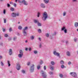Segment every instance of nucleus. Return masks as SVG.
<instances>
[{
	"mask_svg": "<svg viewBox=\"0 0 78 78\" xmlns=\"http://www.w3.org/2000/svg\"><path fill=\"white\" fill-rule=\"evenodd\" d=\"M42 20L44 21H45L47 20V17H48V15L47 12H44L43 14H42Z\"/></svg>",
	"mask_w": 78,
	"mask_h": 78,
	"instance_id": "nucleus-1",
	"label": "nucleus"
},
{
	"mask_svg": "<svg viewBox=\"0 0 78 78\" xmlns=\"http://www.w3.org/2000/svg\"><path fill=\"white\" fill-rule=\"evenodd\" d=\"M18 2L20 4L23 3L24 5H26V6L28 5V3L25 0H23L22 1L18 0Z\"/></svg>",
	"mask_w": 78,
	"mask_h": 78,
	"instance_id": "nucleus-2",
	"label": "nucleus"
},
{
	"mask_svg": "<svg viewBox=\"0 0 78 78\" xmlns=\"http://www.w3.org/2000/svg\"><path fill=\"white\" fill-rule=\"evenodd\" d=\"M20 54L18 55V57L20 58H22V56H23V51L22 50H20L19 51Z\"/></svg>",
	"mask_w": 78,
	"mask_h": 78,
	"instance_id": "nucleus-3",
	"label": "nucleus"
},
{
	"mask_svg": "<svg viewBox=\"0 0 78 78\" xmlns=\"http://www.w3.org/2000/svg\"><path fill=\"white\" fill-rule=\"evenodd\" d=\"M53 53L55 56H58V57H59V58H60V55L59 54V53L57 52L56 51H54L53 52Z\"/></svg>",
	"mask_w": 78,
	"mask_h": 78,
	"instance_id": "nucleus-4",
	"label": "nucleus"
},
{
	"mask_svg": "<svg viewBox=\"0 0 78 78\" xmlns=\"http://www.w3.org/2000/svg\"><path fill=\"white\" fill-rule=\"evenodd\" d=\"M41 72L42 74V76H43V78H45L47 77V75H46V73H45V72L43 70H41Z\"/></svg>",
	"mask_w": 78,
	"mask_h": 78,
	"instance_id": "nucleus-5",
	"label": "nucleus"
},
{
	"mask_svg": "<svg viewBox=\"0 0 78 78\" xmlns=\"http://www.w3.org/2000/svg\"><path fill=\"white\" fill-rule=\"evenodd\" d=\"M11 15L13 17H16V16H19V13H14L12 12L11 13Z\"/></svg>",
	"mask_w": 78,
	"mask_h": 78,
	"instance_id": "nucleus-6",
	"label": "nucleus"
},
{
	"mask_svg": "<svg viewBox=\"0 0 78 78\" xmlns=\"http://www.w3.org/2000/svg\"><path fill=\"white\" fill-rule=\"evenodd\" d=\"M70 75H71L72 76L74 77V78H77V76L76 75V73L74 72H72L70 73Z\"/></svg>",
	"mask_w": 78,
	"mask_h": 78,
	"instance_id": "nucleus-7",
	"label": "nucleus"
},
{
	"mask_svg": "<svg viewBox=\"0 0 78 78\" xmlns=\"http://www.w3.org/2000/svg\"><path fill=\"white\" fill-rule=\"evenodd\" d=\"M61 30L62 31H64V33L65 34H66V33H67V29H66V27L64 26L62 28Z\"/></svg>",
	"mask_w": 78,
	"mask_h": 78,
	"instance_id": "nucleus-8",
	"label": "nucleus"
},
{
	"mask_svg": "<svg viewBox=\"0 0 78 78\" xmlns=\"http://www.w3.org/2000/svg\"><path fill=\"white\" fill-rule=\"evenodd\" d=\"M34 70V65H33L31 66L30 68V72H33Z\"/></svg>",
	"mask_w": 78,
	"mask_h": 78,
	"instance_id": "nucleus-9",
	"label": "nucleus"
},
{
	"mask_svg": "<svg viewBox=\"0 0 78 78\" xmlns=\"http://www.w3.org/2000/svg\"><path fill=\"white\" fill-rule=\"evenodd\" d=\"M9 55L10 56H11L12 55V49H10L9 50Z\"/></svg>",
	"mask_w": 78,
	"mask_h": 78,
	"instance_id": "nucleus-10",
	"label": "nucleus"
},
{
	"mask_svg": "<svg viewBox=\"0 0 78 78\" xmlns=\"http://www.w3.org/2000/svg\"><path fill=\"white\" fill-rule=\"evenodd\" d=\"M40 6L41 8H45V4L44 3H41L40 4Z\"/></svg>",
	"mask_w": 78,
	"mask_h": 78,
	"instance_id": "nucleus-11",
	"label": "nucleus"
},
{
	"mask_svg": "<svg viewBox=\"0 0 78 78\" xmlns=\"http://www.w3.org/2000/svg\"><path fill=\"white\" fill-rule=\"evenodd\" d=\"M20 64H17L16 69L17 70H20Z\"/></svg>",
	"mask_w": 78,
	"mask_h": 78,
	"instance_id": "nucleus-12",
	"label": "nucleus"
},
{
	"mask_svg": "<svg viewBox=\"0 0 78 78\" xmlns=\"http://www.w3.org/2000/svg\"><path fill=\"white\" fill-rule=\"evenodd\" d=\"M43 2L46 4H48L49 2V0H43Z\"/></svg>",
	"mask_w": 78,
	"mask_h": 78,
	"instance_id": "nucleus-13",
	"label": "nucleus"
},
{
	"mask_svg": "<svg viewBox=\"0 0 78 78\" xmlns=\"http://www.w3.org/2000/svg\"><path fill=\"white\" fill-rule=\"evenodd\" d=\"M66 54L68 56H70V52H69V51H67L66 52Z\"/></svg>",
	"mask_w": 78,
	"mask_h": 78,
	"instance_id": "nucleus-14",
	"label": "nucleus"
},
{
	"mask_svg": "<svg viewBox=\"0 0 78 78\" xmlns=\"http://www.w3.org/2000/svg\"><path fill=\"white\" fill-rule=\"evenodd\" d=\"M23 33L24 36H26L27 35V33L26 31H23Z\"/></svg>",
	"mask_w": 78,
	"mask_h": 78,
	"instance_id": "nucleus-15",
	"label": "nucleus"
},
{
	"mask_svg": "<svg viewBox=\"0 0 78 78\" xmlns=\"http://www.w3.org/2000/svg\"><path fill=\"white\" fill-rule=\"evenodd\" d=\"M39 22V20H34V22L35 23H38Z\"/></svg>",
	"mask_w": 78,
	"mask_h": 78,
	"instance_id": "nucleus-16",
	"label": "nucleus"
},
{
	"mask_svg": "<svg viewBox=\"0 0 78 78\" xmlns=\"http://www.w3.org/2000/svg\"><path fill=\"white\" fill-rule=\"evenodd\" d=\"M74 26L75 27H78V23L76 22L74 23Z\"/></svg>",
	"mask_w": 78,
	"mask_h": 78,
	"instance_id": "nucleus-17",
	"label": "nucleus"
},
{
	"mask_svg": "<svg viewBox=\"0 0 78 78\" xmlns=\"http://www.w3.org/2000/svg\"><path fill=\"white\" fill-rule=\"evenodd\" d=\"M54 67L52 65H50V69L51 70H53Z\"/></svg>",
	"mask_w": 78,
	"mask_h": 78,
	"instance_id": "nucleus-18",
	"label": "nucleus"
},
{
	"mask_svg": "<svg viewBox=\"0 0 78 78\" xmlns=\"http://www.w3.org/2000/svg\"><path fill=\"white\" fill-rule=\"evenodd\" d=\"M28 29L27 27H25L23 29V31H26V30Z\"/></svg>",
	"mask_w": 78,
	"mask_h": 78,
	"instance_id": "nucleus-19",
	"label": "nucleus"
},
{
	"mask_svg": "<svg viewBox=\"0 0 78 78\" xmlns=\"http://www.w3.org/2000/svg\"><path fill=\"white\" fill-rule=\"evenodd\" d=\"M37 25L38 27H41V26H42L41 23H39V22L37 23Z\"/></svg>",
	"mask_w": 78,
	"mask_h": 78,
	"instance_id": "nucleus-20",
	"label": "nucleus"
},
{
	"mask_svg": "<svg viewBox=\"0 0 78 78\" xmlns=\"http://www.w3.org/2000/svg\"><path fill=\"white\" fill-rule=\"evenodd\" d=\"M7 63L8 64V66L10 67V66H11V64H10V62H9V61L8 60L7 61Z\"/></svg>",
	"mask_w": 78,
	"mask_h": 78,
	"instance_id": "nucleus-21",
	"label": "nucleus"
},
{
	"mask_svg": "<svg viewBox=\"0 0 78 78\" xmlns=\"http://www.w3.org/2000/svg\"><path fill=\"white\" fill-rule=\"evenodd\" d=\"M37 70H39L41 68V65H38V66H37Z\"/></svg>",
	"mask_w": 78,
	"mask_h": 78,
	"instance_id": "nucleus-22",
	"label": "nucleus"
},
{
	"mask_svg": "<svg viewBox=\"0 0 78 78\" xmlns=\"http://www.w3.org/2000/svg\"><path fill=\"white\" fill-rule=\"evenodd\" d=\"M51 64L52 66H54V65H55V62L53 61H52L51 62Z\"/></svg>",
	"mask_w": 78,
	"mask_h": 78,
	"instance_id": "nucleus-23",
	"label": "nucleus"
},
{
	"mask_svg": "<svg viewBox=\"0 0 78 78\" xmlns=\"http://www.w3.org/2000/svg\"><path fill=\"white\" fill-rule=\"evenodd\" d=\"M34 39V37L33 36H32L30 37V39L31 40H33Z\"/></svg>",
	"mask_w": 78,
	"mask_h": 78,
	"instance_id": "nucleus-24",
	"label": "nucleus"
},
{
	"mask_svg": "<svg viewBox=\"0 0 78 78\" xmlns=\"http://www.w3.org/2000/svg\"><path fill=\"white\" fill-rule=\"evenodd\" d=\"M10 10L11 11H14V9L12 7H11L10 8Z\"/></svg>",
	"mask_w": 78,
	"mask_h": 78,
	"instance_id": "nucleus-25",
	"label": "nucleus"
},
{
	"mask_svg": "<svg viewBox=\"0 0 78 78\" xmlns=\"http://www.w3.org/2000/svg\"><path fill=\"white\" fill-rule=\"evenodd\" d=\"M60 63L61 64H64V61H63V60H61L60 61Z\"/></svg>",
	"mask_w": 78,
	"mask_h": 78,
	"instance_id": "nucleus-26",
	"label": "nucleus"
},
{
	"mask_svg": "<svg viewBox=\"0 0 78 78\" xmlns=\"http://www.w3.org/2000/svg\"><path fill=\"white\" fill-rule=\"evenodd\" d=\"M19 30H21V29H22V27L20 26H19L18 28Z\"/></svg>",
	"mask_w": 78,
	"mask_h": 78,
	"instance_id": "nucleus-27",
	"label": "nucleus"
},
{
	"mask_svg": "<svg viewBox=\"0 0 78 78\" xmlns=\"http://www.w3.org/2000/svg\"><path fill=\"white\" fill-rule=\"evenodd\" d=\"M37 31L38 33H42V31H41V30L40 29H39L37 30Z\"/></svg>",
	"mask_w": 78,
	"mask_h": 78,
	"instance_id": "nucleus-28",
	"label": "nucleus"
},
{
	"mask_svg": "<svg viewBox=\"0 0 78 78\" xmlns=\"http://www.w3.org/2000/svg\"><path fill=\"white\" fill-rule=\"evenodd\" d=\"M34 54H36L37 53V51H34Z\"/></svg>",
	"mask_w": 78,
	"mask_h": 78,
	"instance_id": "nucleus-29",
	"label": "nucleus"
},
{
	"mask_svg": "<svg viewBox=\"0 0 78 78\" xmlns=\"http://www.w3.org/2000/svg\"><path fill=\"white\" fill-rule=\"evenodd\" d=\"M41 47H42V43H40V44L39 45V48H41Z\"/></svg>",
	"mask_w": 78,
	"mask_h": 78,
	"instance_id": "nucleus-30",
	"label": "nucleus"
},
{
	"mask_svg": "<svg viewBox=\"0 0 78 78\" xmlns=\"http://www.w3.org/2000/svg\"><path fill=\"white\" fill-rule=\"evenodd\" d=\"M21 72L23 73H25V71L23 69L21 70Z\"/></svg>",
	"mask_w": 78,
	"mask_h": 78,
	"instance_id": "nucleus-31",
	"label": "nucleus"
},
{
	"mask_svg": "<svg viewBox=\"0 0 78 78\" xmlns=\"http://www.w3.org/2000/svg\"><path fill=\"white\" fill-rule=\"evenodd\" d=\"M4 23H6V20L5 19H4Z\"/></svg>",
	"mask_w": 78,
	"mask_h": 78,
	"instance_id": "nucleus-32",
	"label": "nucleus"
},
{
	"mask_svg": "<svg viewBox=\"0 0 78 78\" xmlns=\"http://www.w3.org/2000/svg\"><path fill=\"white\" fill-rule=\"evenodd\" d=\"M17 37H13V41H15V40H16V39H17Z\"/></svg>",
	"mask_w": 78,
	"mask_h": 78,
	"instance_id": "nucleus-33",
	"label": "nucleus"
},
{
	"mask_svg": "<svg viewBox=\"0 0 78 78\" xmlns=\"http://www.w3.org/2000/svg\"><path fill=\"white\" fill-rule=\"evenodd\" d=\"M43 63H44V62H43V61L42 60H41L40 62V64L41 65V64H43Z\"/></svg>",
	"mask_w": 78,
	"mask_h": 78,
	"instance_id": "nucleus-34",
	"label": "nucleus"
},
{
	"mask_svg": "<svg viewBox=\"0 0 78 78\" xmlns=\"http://www.w3.org/2000/svg\"><path fill=\"white\" fill-rule=\"evenodd\" d=\"M1 64L2 66H4V64H3V62H1Z\"/></svg>",
	"mask_w": 78,
	"mask_h": 78,
	"instance_id": "nucleus-35",
	"label": "nucleus"
},
{
	"mask_svg": "<svg viewBox=\"0 0 78 78\" xmlns=\"http://www.w3.org/2000/svg\"><path fill=\"white\" fill-rule=\"evenodd\" d=\"M46 36L47 37H49V34H46Z\"/></svg>",
	"mask_w": 78,
	"mask_h": 78,
	"instance_id": "nucleus-36",
	"label": "nucleus"
},
{
	"mask_svg": "<svg viewBox=\"0 0 78 78\" xmlns=\"http://www.w3.org/2000/svg\"><path fill=\"white\" fill-rule=\"evenodd\" d=\"M66 12H64L63 13V16H66Z\"/></svg>",
	"mask_w": 78,
	"mask_h": 78,
	"instance_id": "nucleus-37",
	"label": "nucleus"
},
{
	"mask_svg": "<svg viewBox=\"0 0 78 78\" xmlns=\"http://www.w3.org/2000/svg\"><path fill=\"white\" fill-rule=\"evenodd\" d=\"M74 42H76V41H77V38H74Z\"/></svg>",
	"mask_w": 78,
	"mask_h": 78,
	"instance_id": "nucleus-38",
	"label": "nucleus"
},
{
	"mask_svg": "<svg viewBox=\"0 0 78 78\" xmlns=\"http://www.w3.org/2000/svg\"><path fill=\"white\" fill-rule=\"evenodd\" d=\"M39 15H40V13H39V12H38L37 14V16L38 17H39Z\"/></svg>",
	"mask_w": 78,
	"mask_h": 78,
	"instance_id": "nucleus-39",
	"label": "nucleus"
},
{
	"mask_svg": "<svg viewBox=\"0 0 78 78\" xmlns=\"http://www.w3.org/2000/svg\"><path fill=\"white\" fill-rule=\"evenodd\" d=\"M3 13L5 14L6 13V10L5 9H4L3 11Z\"/></svg>",
	"mask_w": 78,
	"mask_h": 78,
	"instance_id": "nucleus-40",
	"label": "nucleus"
},
{
	"mask_svg": "<svg viewBox=\"0 0 78 78\" xmlns=\"http://www.w3.org/2000/svg\"><path fill=\"white\" fill-rule=\"evenodd\" d=\"M60 77L61 78H62L63 76V75H62V74H60L59 75Z\"/></svg>",
	"mask_w": 78,
	"mask_h": 78,
	"instance_id": "nucleus-41",
	"label": "nucleus"
},
{
	"mask_svg": "<svg viewBox=\"0 0 78 78\" xmlns=\"http://www.w3.org/2000/svg\"><path fill=\"white\" fill-rule=\"evenodd\" d=\"M9 32H11L12 31V29L11 28H10L9 29Z\"/></svg>",
	"mask_w": 78,
	"mask_h": 78,
	"instance_id": "nucleus-42",
	"label": "nucleus"
},
{
	"mask_svg": "<svg viewBox=\"0 0 78 78\" xmlns=\"http://www.w3.org/2000/svg\"><path fill=\"white\" fill-rule=\"evenodd\" d=\"M13 6L14 7H16V6H17V5L16 3H14L13 4Z\"/></svg>",
	"mask_w": 78,
	"mask_h": 78,
	"instance_id": "nucleus-43",
	"label": "nucleus"
},
{
	"mask_svg": "<svg viewBox=\"0 0 78 78\" xmlns=\"http://www.w3.org/2000/svg\"><path fill=\"white\" fill-rule=\"evenodd\" d=\"M12 40V38L11 37H9L8 38L9 41H11Z\"/></svg>",
	"mask_w": 78,
	"mask_h": 78,
	"instance_id": "nucleus-44",
	"label": "nucleus"
},
{
	"mask_svg": "<svg viewBox=\"0 0 78 78\" xmlns=\"http://www.w3.org/2000/svg\"><path fill=\"white\" fill-rule=\"evenodd\" d=\"M64 66L62 65V66H61V68H62V69H63V68H64Z\"/></svg>",
	"mask_w": 78,
	"mask_h": 78,
	"instance_id": "nucleus-45",
	"label": "nucleus"
},
{
	"mask_svg": "<svg viewBox=\"0 0 78 78\" xmlns=\"http://www.w3.org/2000/svg\"><path fill=\"white\" fill-rule=\"evenodd\" d=\"M44 70H46V66H44Z\"/></svg>",
	"mask_w": 78,
	"mask_h": 78,
	"instance_id": "nucleus-46",
	"label": "nucleus"
},
{
	"mask_svg": "<svg viewBox=\"0 0 78 78\" xmlns=\"http://www.w3.org/2000/svg\"><path fill=\"white\" fill-rule=\"evenodd\" d=\"M8 35L7 34H5L4 35L5 37H7L8 36Z\"/></svg>",
	"mask_w": 78,
	"mask_h": 78,
	"instance_id": "nucleus-47",
	"label": "nucleus"
},
{
	"mask_svg": "<svg viewBox=\"0 0 78 78\" xmlns=\"http://www.w3.org/2000/svg\"><path fill=\"white\" fill-rule=\"evenodd\" d=\"M27 66H30V62H29L27 63Z\"/></svg>",
	"mask_w": 78,
	"mask_h": 78,
	"instance_id": "nucleus-48",
	"label": "nucleus"
},
{
	"mask_svg": "<svg viewBox=\"0 0 78 78\" xmlns=\"http://www.w3.org/2000/svg\"><path fill=\"white\" fill-rule=\"evenodd\" d=\"M7 5L8 7H10V5H9V4L8 3L7 4Z\"/></svg>",
	"mask_w": 78,
	"mask_h": 78,
	"instance_id": "nucleus-49",
	"label": "nucleus"
},
{
	"mask_svg": "<svg viewBox=\"0 0 78 78\" xmlns=\"http://www.w3.org/2000/svg\"><path fill=\"white\" fill-rule=\"evenodd\" d=\"M66 44H69V41H66Z\"/></svg>",
	"mask_w": 78,
	"mask_h": 78,
	"instance_id": "nucleus-50",
	"label": "nucleus"
},
{
	"mask_svg": "<svg viewBox=\"0 0 78 78\" xmlns=\"http://www.w3.org/2000/svg\"><path fill=\"white\" fill-rule=\"evenodd\" d=\"M49 74L50 75H52V74H53V72H49Z\"/></svg>",
	"mask_w": 78,
	"mask_h": 78,
	"instance_id": "nucleus-51",
	"label": "nucleus"
},
{
	"mask_svg": "<svg viewBox=\"0 0 78 78\" xmlns=\"http://www.w3.org/2000/svg\"><path fill=\"white\" fill-rule=\"evenodd\" d=\"M56 33L55 32L54 34L52 35V36H55V35H56Z\"/></svg>",
	"mask_w": 78,
	"mask_h": 78,
	"instance_id": "nucleus-52",
	"label": "nucleus"
},
{
	"mask_svg": "<svg viewBox=\"0 0 78 78\" xmlns=\"http://www.w3.org/2000/svg\"><path fill=\"white\" fill-rule=\"evenodd\" d=\"M71 64V62H68V65H70V64Z\"/></svg>",
	"mask_w": 78,
	"mask_h": 78,
	"instance_id": "nucleus-53",
	"label": "nucleus"
},
{
	"mask_svg": "<svg viewBox=\"0 0 78 78\" xmlns=\"http://www.w3.org/2000/svg\"><path fill=\"white\" fill-rule=\"evenodd\" d=\"M38 40H39V41H41V38L40 37L38 38Z\"/></svg>",
	"mask_w": 78,
	"mask_h": 78,
	"instance_id": "nucleus-54",
	"label": "nucleus"
},
{
	"mask_svg": "<svg viewBox=\"0 0 78 78\" xmlns=\"http://www.w3.org/2000/svg\"><path fill=\"white\" fill-rule=\"evenodd\" d=\"M2 30L3 32H5V29L3 28Z\"/></svg>",
	"mask_w": 78,
	"mask_h": 78,
	"instance_id": "nucleus-55",
	"label": "nucleus"
},
{
	"mask_svg": "<svg viewBox=\"0 0 78 78\" xmlns=\"http://www.w3.org/2000/svg\"><path fill=\"white\" fill-rule=\"evenodd\" d=\"M29 51H31V48H30L29 49Z\"/></svg>",
	"mask_w": 78,
	"mask_h": 78,
	"instance_id": "nucleus-56",
	"label": "nucleus"
},
{
	"mask_svg": "<svg viewBox=\"0 0 78 78\" xmlns=\"http://www.w3.org/2000/svg\"><path fill=\"white\" fill-rule=\"evenodd\" d=\"M25 50L26 51H27V50H28V48H26Z\"/></svg>",
	"mask_w": 78,
	"mask_h": 78,
	"instance_id": "nucleus-57",
	"label": "nucleus"
},
{
	"mask_svg": "<svg viewBox=\"0 0 78 78\" xmlns=\"http://www.w3.org/2000/svg\"><path fill=\"white\" fill-rule=\"evenodd\" d=\"M10 4H11V5H13V2H10Z\"/></svg>",
	"mask_w": 78,
	"mask_h": 78,
	"instance_id": "nucleus-58",
	"label": "nucleus"
},
{
	"mask_svg": "<svg viewBox=\"0 0 78 78\" xmlns=\"http://www.w3.org/2000/svg\"><path fill=\"white\" fill-rule=\"evenodd\" d=\"M0 45H3V43L2 42L0 43Z\"/></svg>",
	"mask_w": 78,
	"mask_h": 78,
	"instance_id": "nucleus-59",
	"label": "nucleus"
},
{
	"mask_svg": "<svg viewBox=\"0 0 78 78\" xmlns=\"http://www.w3.org/2000/svg\"><path fill=\"white\" fill-rule=\"evenodd\" d=\"M2 56L0 55V59H2Z\"/></svg>",
	"mask_w": 78,
	"mask_h": 78,
	"instance_id": "nucleus-60",
	"label": "nucleus"
},
{
	"mask_svg": "<svg viewBox=\"0 0 78 78\" xmlns=\"http://www.w3.org/2000/svg\"><path fill=\"white\" fill-rule=\"evenodd\" d=\"M73 1L74 2H76V0H73Z\"/></svg>",
	"mask_w": 78,
	"mask_h": 78,
	"instance_id": "nucleus-61",
	"label": "nucleus"
},
{
	"mask_svg": "<svg viewBox=\"0 0 78 78\" xmlns=\"http://www.w3.org/2000/svg\"><path fill=\"white\" fill-rule=\"evenodd\" d=\"M25 42L26 43H27V42H28V41L27 40H26L25 41Z\"/></svg>",
	"mask_w": 78,
	"mask_h": 78,
	"instance_id": "nucleus-62",
	"label": "nucleus"
},
{
	"mask_svg": "<svg viewBox=\"0 0 78 78\" xmlns=\"http://www.w3.org/2000/svg\"><path fill=\"white\" fill-rule=\"evenodd\" d=\"M17 0L18 1V0H15V2H16V3H17Z\"/></svg>",
	"mask_w": 78,
	"mask_h": 78,
	"instance_id": "nucleus-63",
	"label": "nucleus"
},
{
	"mask_svg": "<svg viewBox=\"0 0 78 78\" xmlns=\"http://www.w3.org/2000/svg\"><path fill=\"white\" fill-rule=\"evenodd\" d=\"M17 36H20V34H18Z\"/></svg>",
	"mask_w": 78,
	"mask_h": 78,
	"instance_id": "nucleus-64",
	"label": "nucleus"
}]
</instances>
